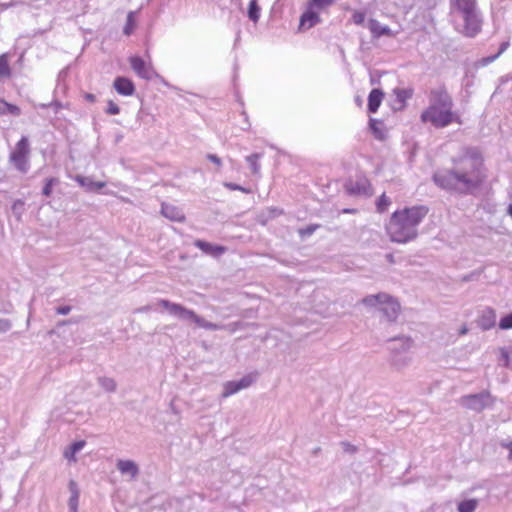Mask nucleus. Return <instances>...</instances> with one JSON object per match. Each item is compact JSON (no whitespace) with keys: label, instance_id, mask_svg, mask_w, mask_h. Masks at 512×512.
I'll list each match as a JSON object with an SVG mask.
<instances>
[{"label":"nucleus","instance_id":"nucleus-41","mask_svg":"<svg viewBox=\"0 0 512 512\" xmlns=\"http://www.w3.org/2000/svg\"><path fill=\"white\" fill-rule=\"evenodd\" d=\"M501 447L502 448H505L508 450V456H507V459L509 462H512V441H502L500 443Z\"/></svg>","mask_w":512,"mask_h":512},{"label":"nucleus","instance_id":"nucleus-37","mask_svg":"<svg viewBox=\"0 0 512 512\" xmlns=\"http://www.w3.org/2000/svg\"><path fill=\"white\" fill-rule=\"evenodd\" d=\"M352 20L357 25H362L365 21V13L356 11L352 15Z\"/></svg>","mask_w":512,"mask_h":512},{"label":"nucleus","instance_id":"nucleus-47","mask_svg":"<svg viewBox=\"0 0 512 512\" xmlns=\"http://www.w3.org/2000/svg\"><path fill=\"white\" fill-rule=\"evenodd\" d=\"M69 490H70L71 495H75V494L79 495V489H78L77 483L75 481L69 482Z\"/></svg>","mask_w":512,"mask_h":512},{"label":"nucleus","instance_id":"nucleus-7","mask_svg":"<svg viewBox=\"0 0 512 512\" xmlns=\"http://www.w3.org/2000/svg\"><path fill=\"white\" fill-rule=\"evenodd\" d=\"M362 301L366 306L378 307L388 321H395L400 311L399 303L385 293L369 295Z\"/></svg>","mask_w":512,"mask_h":512},{"label":"nucleus","instance_id":"nucleus-22","mask_svg":"<svg viewBox=\"0 0 512 512\" xmlns=\"http://www.w3.org/2000/svg\"><path fill=\"white\" fill-rule=\"evenodd\" d=\"M99 386L106 392H115L117 389L116 381L111 377L102 376L98 378Z\"/></svg>","mask_w":512,"mask_h":512},{"label":"nucleus","instance_id":"nucleus-38","mask_svg":"<svg viewBox=\"0 0 512 512\" xmlns=\"http://www.w3.org/2000/svg\"><path fill=\"white\" fill-rule=\"evenodd\" d=\"M106 112L110 115H117L120 113V108L112 100L108 101V107Z\"/></svg>","mask_w":512,"mask_h":512},{"label":"nucleus","instance_id":"nucleus-30","mask_svg":"<svg viewBox=\"0 0 512 512\" xmlns=\"http://www.w3.org/2000/svg\"><path fill=\"white\" fill-rule=\"evenodd\" d=\"M56 183H58V180L56 178L47 179L45 186L42 190L43 195L49 197L52 194V188Z\"/></svg>","mask_w":512,"mask_h":512},{"label":"nucleus","instance_id":"nucleus-1","mask_svg":"<svg viewBox=\"0 0 512 512\" xmlns=\"http://www.w3.org/2000/svg\"><path fill=\"white\" fill-rule=\"evenodd\" d=\"M452 170H439L434 173L433 180L437 186L446 190L469 193L482 182L483 161L474 149L466 150L463 155L453 160Z\"/></svg>","mask_w":512,"mask_h":512},{"label":"nucleus","instance_id":"nucleus-23","mask_svg":"<svg viewBox=\"0 0 512 512\" xmlns=\"http://www.w3.org/2000/svg\"><path fill=\"white\" fill-rule=\"evenodd\" d=\"M261 158H262V154H260V153H253L246 157V161L248 162L253 174H256V175L259 174L260 168H261V166L259 164V160Z\"/></svg>","mask_w":512,"mask_h":512},{"label":"nucleus","instance_id":"nucleus-33","mask_svg":"<svg viewBox=\"0 0 512 512\" xmlns=\"http://www.w3.org/2000/svg\"><path fill=\"white\" fill-rule=\"evenodd\" d=\"M499 327L502 330H508L512 328V313L501 318Z\"/></svg>","mask_w":512,"mask_h":512},{"label":"nucleus","instance_id":"nucleus-24","mask_svg":"<svg viewBox=\"0 0 512 512\" xmlns=\"http://www.w3.org/2000/svg\"><path fill=\"white\" fill-rule=\"evenodd\" d=\"M347 189L349 193L351 194H365L367 192V181L366 180H360L356 182L355 184L350 183L347 186Z\"/></svg>","mask_w":512,"mask_h":512},{"label":"nucleus","instance_id":"nucleus-20","mask_svg":"<svg viewBox=\"0 0 512 512\" xmlns=\"http://www.w3.org/2000/svg\"><path fill=\"white\" fill-rule=\"evenodd\" d=\"M383 98V92L379 89H373L368 96V110L371 113H375Z\"/></svg>","mask_w":512,"mask_h":512},{"label":"nucleus","instance_id":"nucleus-27","mask_svg":"<svg viewBox=\"0 0 512 512\" xmlns=\"http://www.w3.org/2000/svg\"><path fill=\"white\" fill-rule=\"evenodd\" d=\"M135 25H136L135 13L131 11L127 15V21H126V24H125L124 30H123L124 34L127 36L131 35L135 28Z\"/></svg>","mask_w":512,"mask_h":512},{"label":"nucleus","instance_id":"nucleus-17","mask_svg":"<svg viewBox=\"0 0 512 512\" xmlns=\"http://www.w3.org/2000/svg\"><path fill=\"white\" fill-rule=\"evenodd\" d=\"M496 323V313L492 308H486L482 311L478 324L483 330H489Z\"/></svg>","mask_w":512,"mask_h":512},{"label":"nucleus","instance_id":"nucleus-52","mask_svg":"<svg viewBox=\"0 0 512 512\" xmlns=\"http://www.w3.org/2000/svg\"><path fill=\"white\" fill-rule=\"evenodd\" d=\"M467 332H468V329H467V327H466V326L462 327V328H461V330H460V334H461V335H464V334H466Z\"/></svg>","mask_w":512,"mask_h":512},{"label":"nucleus","instance_id":"nucleus-40","mask_svg":"<svg viewBox=\"0 0 512 512\" xmlns=\"http://www.w3.org/2000/svg\"><path fill=\"white\" fill-rule=\"evenodd\" d=\"M396 95L401 102H404L406 99L411 97V92L405 89H398L396 91Z\"/></svg>","mask_w":512,"mask_h":512},{"label":"nucleus","instance_id":"nucleus-31","mask_svg":"<svg viewBox=\"0 0 512 512\" xmlns=\"http://www.w3.org/2000/svg\"><path fill=\"white\" fill-rule=\"evenodd\" d=\"M335 0H311L309 5L317 8L318 10H322L327 6L331 5Z\"/></svg>","mask_w":512,"mask_h":512},{"label":"nucleus","instance_id":"nucleus-19","mask_svg":"<svg viewBox=\"0 0 512 512\" xmlns=\"http://www.w3.org/2000/svg\"><path fill=\"white\" fill-rule=\"evenodd\" d=\"M195 246L202 250L204 253L213 256H219L225 252V248L223 246L213 245L202 240H197L195 242Z\"/></svg>","mask_w":512,"mask_h":512},{"label":"nucleus","instance_id":"nucleus-39","mask_svg":"<svg viewBox=\"0 0 512 512\" xmlns=\"http://www.w3.org/2000/svg\"><path fill=\"white\" fill-rule=\"evenodd\" d=\"M224 186L230 190H239L243 193H250V189H247L245 187H242L240 185H237V184H234V183H231V182H225L224 183Z\"/></svg>","mask_w":512,"mask_h":512},{"label":"nucleus","instance_id":"nucleus-35","mask_svg":"<svg viewBox=\"0 0 512 512\" xmlns=\"http://www.w3.org/2000/svg\"><path fill=\"white\" fill-rule=\"evenodd\" d=\"M381 123L378 122L377 120L375 119H371L370 120V128L371 130L373 131L374 135L376 138L378 139H382L383 138V133L380 131V129L378 128V126L380 125Z\"/></svg>","mask_w":512,"mask_h":512},{"label":"nucleus","instance_id":"nucleus-44","mask_svg":"<svg viewBox=\"0 0 512 512\" xmlns=\"http://www.w3.org/2000/svg\"><path fill=\"white\" fill-rule=\"evenodd\" d=\"M11 322L8 319H0V332L4 333L10 330Z\"/></svg>","mask_w":512,"mask_h":512},{"label":"nucleus","instance_id":"nucleus-48","mask_svg":"<svg viewBox=\"0 0 512 512\" xmlns=\"http://www.w3.org/2000/svg\"><path fill=\"white\" fill-rule=\"evenodd\" d=\"M207 158H208L211 162H213L214 164H216L217 166H221V164H222L221 159H220L217 155H215V154H208V155H207Z\"/></svg>","mask_w":512,"mask_h":512},{"label":"nucleus","instance_id":"nucleus-53","mask_svg":"<svg viewBox=\"0 0 512 512\" xmlns=\"http://www.w3.org/2000/svg\"><path fill=\"white\" fill-rule=\"evenodd\" d=\"M18 205L22 206V205H23V202H22V201H16V202L14 203V205H13V209H16Z\"/></svg>","mask_w":512,"mask_h":512},{"label":"nucleus","instance_id":"nucleus-32","mask_svg":"<svg viewBox=\"0 0 512 512\" xmlns=\"http://www.w3.org/2000/svg\"><path fill=\"white\" fill-rule=\"evenodd\" d=\"M500 353H501L500 361L502 362V365L505 367H508L509 363H510L511 356H512V351H510L507 348H501Z\"/></svg>","mask_w":512,"mask_h":512},{"label":"nucleus","instance_id":"nucleus-28","mask_svg":"<svg viewBox=\"0 0 512 512\" xmlns=\"http://www.w3.org/2000/svg\"><path fill=\"white\" fill-rule=\"evenodd\" d=\"M11 75V70L5 54L0 56V77L8 78Z\"/></svg>","mask_w":512,"mask_h":512},{"label":"nucleus","instance_id":"nucleus-13","mask_svg":"<svg viewBox=\"0 0 512 512\" xmlns=\"http://www.w3.org/2000/svg\"><path fill=\"white\" fill-rule=\"evenodd\" d=\"M319 11L317 8L308 5L307 10L300 18L299 29L307 30L318 24L320 22Z\"/></svg>","mask_w":512,"mask_h":512},{"label":"nucleus","instance_id":"nucleus-11","mask_svg":"<svg viewBox=\"0 0 512 512\" xmlns=\"http://www.w3.org/2000/svg\"><path fill=\"white\" fill-rule=\"evenodd\" d=\"M255 380L252 375H246L238 381H227L223 384L222 397L227 398L231 395L248 388Z\"/></svg>","mask_w":512,"mask_h":512},{"label":"nucleus","instance_id":"nucleus-34","mask_svg":"<svg viewBox=\"0 0 512 512\" xmlns=\"http://www.w3.org/2000/svg\"><path fill=\"white\" fill-rule=\"evenodd\" d=\"M79 503V495H71L68 501L69 512H77Z\"/></svg>","mask_w":512,"mask_h":512},{"label":"nucleus","instance_id":"nucleus-8","mask_svg":"<svg viewBox=\"0 0 512 512\" xmlns=\"http://www.w3.org/2000/svg\"><path fill=\"white\" fill-rule=\"evenodd\" d=\"M29 155V140L26 136H23L17 142L15 149L10 153L9 160L18 171L27 173L30 168Z\"/></svg>","mask_w":512,"mask_h":512},{"label":"nucleus","instance_id":"nucleus-42","mask_svg":"<svg viewBox=\"0 0 512 512\" xmlns=\"http://www.w3.org/2000/svg\"><path fill=\"white\" fill-rule=\"evenodd\" d=\"M7 114L19 116L21 114V109L16 105L7 103Z\"/></svg>","mask_w":512,"mask_h":512},{"label":"nucleus","instance_id":"nucleus-36","mask_svg":"<svg viewBox=\"0 0 512 512\" xmlns=\"http://www.w3.org/2000/svg\"><path fill=\"white\" fill-rule=\"evenodd\" d=\"M509 46V43L508 42H503L501 45H500V48H499V51L497 54H495L494 56L492 57H488L486 58L484 61L485 63H491L492 61H494L500 54H502Z\"/></svg>","mask_w":512,"mask_h":512},{"label":"nucleus","instance_id":"nucleus-2","mask_svg":"<svg viewBox=\"0 0 512 512\" xmlns=\"http://www.w3.org/2000/svg\"><path fill=\"white\" fill-rule=\"evenodd\" d=\"M427 213L428 209L425 206H412L395 211L386 225L391 241L407 243L415 239L418 226Z\"/></svg>","mask_w":512,"mask_h":512},{"label":"nucleus","instance_id":"nucleus-16","mask_svg":"<svg viewBox=\"0 0 512 512\" xmlns=\"http://www.w3.org/2000/svg\"><path fill=\"white\" fill-rule=\"evenodd\" d=\"M75 180L88 192H96L105 187V182L93 181L91 177L77 175Z\"/></svg>","mask_w":512,"mask_h":512},{"label":"nucleus","instance_id":"nucleus-15","mask_svg":"<svg viewBox=\"0 0 512 512\" xmlns=\"http://www.w3.org/2000/svg\"><path fill=\"white\" fill-rule=\"evenodd\" d=\"M161 213L171 221L181 222L185 218L184 213L180 208L167 203H162Z\"/></svg>","mask_w":512,"mask_h":512},{"label":"nucleus","instance_id":"nucleus-4","mask_svg":"<svg viewBox=\"0 0 512 512\" xmlns=\"http://www.w3.org/2000/svg\"><path fill=\"white\" fill-rule=\"evenodd\" d=\"M451 15L462 19L461 33L468 37L476 36L482 25V19L475 0H451Z\"/></svg>","mask_w":512,"mask_h":512},{"label":"nucleus","instance_id":"nucleus-45","mask_svg":"<svg viewBox=\"0 0 512 512\" xmlns=\"http://www.w3.org/2000/svg\"><path fill=\"white\" fill-rule=\"evenodd\" d=\"M316 228H317V226L311 225V226H308L307 228L301 230L300 233L302 236H310L314 233Z\"/></svg>","mask_w":512,"mask_h":512},{"label":"nucleus","instance_id":"nucleus-26","mask_svg":"<svg viewBox=\"0 0 512 512\" xmlns=\"http://www.w3.org/2000/svg\"><path fill=\"white\" fill-rule=\"evenodd\" d=\"M248 17L251 21L257 22L260 18V7L257 0H251L249 3Z\"/></svg>","mask_w":512,"mask_h":512},{"label":"nucleus","instance_id":"nucleus-54","mask_svg":"<svg viewBox=\"0 0 512 512\" xmlns=\"http://www.w3.org/2000/svg\"><path fill=\"white\" fill-rule=\"evenodd\" d=\"M507 212H508L509 216H511V218H512V204H510V205L508 206V210H507Z\"/></svg>","mask_w":512,"mask_h":512},{"label":"nucleus","instance_id":"nucleus-25","mask_svg":"<svg viewBox=\"0 0 512 512\" xmlns=\"http://www.w3.org/2000/svg\"><path fill=\"white\" fill-rule=\"evenodd\" d=\"M478 506V500L476 499H468L461 501L458 504L459 512H474Z\"/></svg>","mask_w":512,"mask_h":512},{"label":"nucleus","instance_id":"nucleus-5","mask_svg":"<svg viewBox=\"0 0 512 512\" xmlns=\"http://www.w3.org/2000/svg\"><path fill=\"white\" fill-rule=\"evenodd\" d=\"M158 305L166 309L169 314L177 317L180 320H188L194 322L198 327H201L206 330H222L225 328H230L231 331H235V328L232 327V324L228 326L212 323L205 320L203 317L198 316L193 310H190L181 304L170 302L169 300L160 299L158 301Z\"/></svg>","mask_w":512,"mask_h":512},{"label":"nucleus","instance_id":"nucleus-3","mask_svg":"<svg viewBox=\"0 0 512 512\" xmlns=\"http://www.w3.org/2000/svg\"><path fill=\"white\" fill-rule=\"evenodd\" d=\"M453 100L444 88L433 89L429 95V106L421 113V121L435 128H444L458 121L453 112Z\"/></svg>","mask_w":512,"mask_h":512},{"label":"nucleus","instance_id":"nucleus-56","mask_svg":"<svg viewBox=\"0 0 512 512\" xmlns=\"http://www.w3.org/2000/svg\"><path fill=\"white\" fill-rule=\"evenodd\" d=\"M148 310H149L148 306L141 308V311H148Z\"/></svg>","mask_w":512,"mask_h":512},{"label":"nucleus","instance_id":"nucleus-9","mask_svg":"<svg viewBox=\"0 0 512 512\" xmlns=\"http://www.w3.org/2000/svg\"><path fill=\"white\" fill-rule=\"evenodd\" d=\"M492 403L489 392L483 391L478 394H470L460 398V404L470 410L480 412Z\"/></svg>","mask_w":512,"mask_h":512},{"label":"nucleus","instance_id":"nucleus-55","mask_svg":"<svg viewBox=\"0 0 512 512\" xmlns=\"http://www.w3.org/2000/svg\"><path fill=\"white\" fill-rule=\"evenodd\" d=\"M343 212L344 213H352V212H354V210H352V209H345Z\"/></svg>","mask_w":512,"mask_h":512},{"label":"nucleus","instance_id":"nucleus-6","mask_svg":"<svg viewBox=\"0 0 512 512\" xmlns=\"http://www.w3.org/2000/svg\"><path fill=\"white\" fill-rule=\"evenodd\" d=\"M412 346L413 342L410 338L401 337L393 339L389 347V362L391 366L397 370H402L408 367L413 360V355L411 352Z\"/></svg>","mask_w":512,"mask_h":512},{"label":"nucleus","instance_id":"nucleus-46","mask_svg":"<svg viewBox=\"0 0 512 512\" xmlns=\"http://www.w3.org/2000/svg\"><path fill=\"white\" fill-rule=\"evenodd\" d=\"M70 311H71V306H69V305L61 306L56 309V312L60 315H67L70 313Z\"/></svg>","mask_w":512,"mask_h":512},{"label":"nucleus","instance_id":"nucleus-49","mask_svg":"<svg viewBox=\"0 0 512 512\" xmlns=\"http://www.w3.org/2000/svg\"><path fill=\"white\" fill-rule=\"evenodd\" d=\"M7 114V102L0 98V115Z\"/></svg>","mask_w":512,"mask_h":512},{"label":"nucleus","instance_id":"nucleus-29","mask_svg":"<svg viewBox=\"0 0 512 512\" xmlns=\"http://www.w3.org/2000/svg\"><path fill=\"white\" fill-rule=\"evenodd\" d=\"M390 204V199L385 194H382L376 203L377 211L380 213L386 211Z\"/></svg>","mask_w":512,"mask_h":512},{"label":"nucleus","instance_id":"nucleus-43","mask_svg":"<svg viewBox=\"0 0 512 512\" xmlns=\"http://www.w3.org/2000/svg\"><path fill=\"white\" fill-rule=\"evenodd\" d=\"M340 445H341L342 449L347 453L356 452V447L349 442L343 441L340 443Z\"/></svg>","mask_w":512,"mask_h":512},{"label":"nucleus","instance_id":"nucleus-10","mask_svg":"<svg viewBox=\"0 0 512 512\" xmlns=\"http://www.w3.org/2000/svg\"><path fill=\"white\" fill-rule=\"evenodd\" d=\"M129 62L133 71L142 79L152 80L158 76L153 66L150 63H146L139 56L130 57Z\"/></svg>","mask_w":512,"mask_h":512},{"label":"nucleus","instance_id":"nucleus-50","mask_svg":"<svg viewBox=\"0 0 512 512\" xmlns=\"http://www.w3.org/2000/svg\"><path fill=\"white\" fill-rule=\"evenodd\" d=\"M85 99L89 102H95L96 101V97L94 94H91V93H86L85 94Z\"/></svg>","mask_w":512,"mask_h":512},{"label":"nucleus","instance_id":"nucleus-18","mask_svg":"<svg viewBox=\"0 0 512 512\" xmlns=\"http://www.w3.org/2000/svg\"><path fill=\"white\" fill-rule=\"evenodd\" d=\"M368 28H369L370 32L372 33L373 37H375V38H379L380 36H384V35H387V36L392 35L391 29L388 26L382 25L379 21H377L375 19H370V21L368 23Z\"/></svg>","mask_w":512,"mask_h":512},{"label":"nucleus","instance_id":"nucleus-21","mask_svg":"<svg viewBox=\"0 0 512 512\" xmlns=\"http://www.w3.org/2000/svg\"><path fill=\"white\" fill-rule=\"evenodd\" d=\"M86 445L84 440L76 441L72 443L64 451V457L70 462H76V454L80 452Z\"/></svg>","mask_w":512,"mask_h":512},{"label":"nucleus","instance_id":"nucleus-14","mask_svg":"<svg viewBox=\"0 0 512 512\" xmlns=\"http://www.w3.org/2000/svg\"><path fill=\"white\" fill-rule=\"evenodd\" d=\"M115 90L123 96H131L135 92V86L133 82L126 77H117L113 84Z\"/></svg>","mask_w":512,"mask_h":512},{"label":"nucleus","instance_id":"nucleus-12","mask_svg":"<svg viewBox=\"0 0 512 512\" xmlns=\"http://www.w3.org/2000/svg\"><path fill=\"white\" fill-rule=\"evenodd\" d=\"M116 468L127 481L136 480L140 473L138 464L133 460L118 459Z\"/></svg>","mask_w":512,"mask_h":512},{"label":"nucleus","instance_id":"nucleus-51","mask_svg":"<svg viewBox=\"0 0 512 512\" xmlns=\"http://www.w3.org/2000/svg\"><path fill=\"white\" fill-rule=\"evenodd\" d=\"M243 116H244V119H245V125H243L241 128H242L243 130H247V129L250 127V124H249V122H248L247 115H246V113H245V112H243Z\"/></svg>","mask_w":512,"mask_h":512}]
</instances>
